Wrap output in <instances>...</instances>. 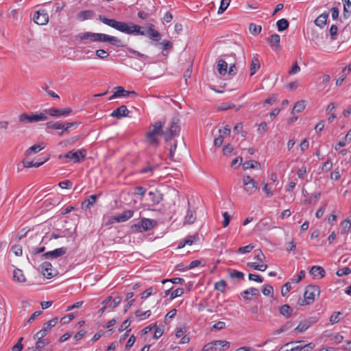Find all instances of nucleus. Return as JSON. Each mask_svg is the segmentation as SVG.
<instances>
[{
	"mask_svg": "<svg viewBox=\"0 0 351 351\" xmlns=\"http://www.w3.org/2000/svg\"><path fill=\"white\" fill-rule=\"evenodd\" d=\"M305 108V102L304 101H297L293 108V112H302Z\"/></svg>",
	"mask_w": 351,
	"mask_h": 351,
	"instance_id": "79ce46f5",
	"label": "nucleus"
},
{
	"mask_svg": "<svg viewBox=\"0 0 351 351\" xmlns=\"http://www.w3.org/2000/svg\"><path fill=\"white\" fill-rule=\"evenodd\" d=\"M130 29L129 34H134V35H146V31L140 25H135L132 23H130Z\"/></svg>",
	"mask_w": 351,
	"mask_h": 351,
	"instance_id": "5701e85b",
	"label": "nucleus"
},
{
	"mask_svg": "<svg viewBox=\"0 0 351 351\" xmlns=\"http://www.w3.org/2000/svg\"><path fill=\"white\" fill-rule=\"evenodd\" d=\"M230 347V342L225 340H217L206 343L202 351H221Z\"/></svg>",
	"mask_w": 351,
	"mask_h": 351,
	"instance_id": "423d86ee",
	"label": "nucleus"
},
{
	"mask_svg": "<svg viewBox=\"0 0 351 351\" xmlns=\"http://www.w3.org/2000/svg\"><path fill=\"white\" fill-rule=\"evenodd\" d=\"M226 287V282L224 280H221L215 283V289L221 293L225 291Z\"/></svg>",
	"mask_w": 351,
	"mask_h": 351,
	"instance_id": "a18cd8bd",
	"label": "nucleus"
},
{
	"mask_svg": "<svg viewBox=\"0 0 351 351\" xmlns=\"http://www.w3.org/2000/svg\"><path fill=\"white\" fill-rule=\"evenodd\" d=\"M243 184L245 192L250 195H253L258 189L257 182L247 175L243 176Z\"/></svg>",
	"mask_w": 351,
	"mask_h": 351,
	"instance_id": "6e6552de",
	"label": "nucleus"
},
{
	"mask_svg": "<svg viewBox=\"0 0 351 351\" xmlns=\"http://www.w3.org/2000/svg\"><path fill=\"white\" fill-rule=\"evenodd\" d=\"M230 3V0H221L217 13L220 14L224 12L229 6Z\"/></svg>",
	"mask_w": 351,
	"mask_h": 351,
	"instance_id": "49530a36",
	"label": "nucleus"
},
{
	"mask_svg": "<svg viewBox=\"0 0 351 351\" xmlns=\"http://www.w3.org/2000/svg\"><path fill=\"white\" fill-rule=\"evenodd\" d=\"M66 252V248L65 247H60L57 248L54 250L47 252L43 254V256L46 258H56L59 256H63Z\"/></svg>",
	"mask_w": 351,
	"mask_h": 351,
	"instance_id": "ddd939ff",
	"label": "nucleus"
},
{
	"mask_svg": "<svg viewBox=\"0 0 351 351\" xmlns=\"http://www.w3.org/2000/svg\"><path fill=\"white\" fill-rule=\"evenodd\" d=\"M93 41L109 43L116 47L123 46L121 40L118 38L101 33H95Z\"/></svg>",
	"mask_w": 351,
	"mask_h": 351,
	"instance_id": "39448f33",
	"label": "nucleus"
},
{
	"mask_svg": "<svg viewBox=\"0 0 351 351\" xmlns=\"http://www.w3.org/2000/svg\"><path fill=\"white\" fill-rule=\"evenodd\" d=\"M156 225L157 221L154 219L142 218L138 223L132 226V229L138 232L148 231Z\"/></svg>",
	"mask_w": 351,
	"mask_h": 351,
	"instance_id": "7ed1b4c3",
	"label": "nucleus"
},
{
	"mask_svg": "<svg viewBox=\"0 0 351 351\" xmlns=\"http://www.w3.org/2000/svg\"><path fill=\"white\" fill-rule=\"evenodd\" d=\"M249 29L251 34H252L253 35H258L261 33L262 27L261 25H257L254 23H251L250 25Z\"/></svg>",
	"mask_w": 351,
	"mask_h": 351,
	"instance_id": "09e8293b",
	"label": "nucleus"
},
{
	"mask_svg": "<svg viewBox=\"0 0 351 351\" xmlns=\"http://www.w3.org/2000/svg\"><path fill=\"white\" fill-rule=\"evenodd\" d=\"M259 68H260L259 60L256 58H252V62H251V66H250V71H251L250 75H254L256 73V72L258 70Z\"/></svg>",
	"mask_w": 351,
	"mask_h": 351,
	"instance_id": "58836bf2",
	"label": "nucleus"
},
{
	"mask_svg": "<svg viewBox=\"0 0 351 351\" xmlns=\"http://www.w3.org/2000/svg\"><path fill=\"white\" fill-rule=\"evenodd\" d=\"M343 340V336L339 333L333 335L330 337V341L335 343H339Z\"/></svg>",
	"mask_w": 351,
	"mask_h": 351,
	"instance_id": "e2e57ef3",
	"label": "nucleus"
},
{
	"mask_svg": "<svg viewBox=\"0 0 351 351\" xmlns=\"http://www.w3.org/2000/svg\"><path fill=\"white\" fill-rule=\"evenodd\" d=\"M148 195L150 198L152 206L158 204L162 200L163 197V195L158 190L149 191L148 193Z\"/></svg>",
	"mask_w": 351,
	"mask_h": 351,
	"instance_id": "dca6fc26",
	"label": "nucleus"
},
{
	"mask_svg": "<svg viewBox=\"0 0 351 351\" xmlns=\"http://www.w3.org/2000/svg\"><path fill=\"white\" fill-rule=\"evenodd\" d=\"M94 34L92 32H84L82 34H79L75 36V40L82 41L83 40H89L90 41H93L94 39Z\"/></svg>",
	"mask_w": 351,
	"mask_h": 351,
	"instance_id": "c756f323",
	"label": "nucleus"
},
{
	"mask_svg": "<svg viewBox=\"0 0 351 351\" xmlns=\"http://www.w3.org/2000/svg\"><path fill=\"white\" fill-rule=\"evenodd\" d=\"M99 19L104 24L125 34H130V23L117 21L114 19H110L105 16L99 15Z\"/></svg>",
	"mask_w": 351,
	"mask_h": 351,
	"instance_id": "f03ea898",
	"label": "nucleus"
},
{
	"mask_svg": "<svg viewBox=\"0 0 351 351\" xmlns=\"http://www.w3.org/2000/svg\"><path fill=\"white\" fill-rule=\"evenodd\" d=\"M280 313L282 315H283L286 318H289L291 316L293 309L288 304H284L280 307Z\"/></svg>",
	"mask_w": 351,
	"mask_h": 351,
	"instance_id": "7c9ffc66",
	"label": "nucleus"
},
{
	"mask_svg": "<svg viewBox=\"0 0 351 351\" xmlns=\"http://www.w3.org/2000/svg\"><path fill=\"white\" fill-rule=\"evenodd\" d=\"M228 64L224 60H219L217 63V71L221 75L227 73Z\"/></svg>",
	"mask_w": 351,
	"mask_h": 351,
	"instance_id": "2f4dec72",
	"label": "nucleus"
},
{
	"mask_svg": "<svg viewBox=\"0 0 351 351\" xmlns=\"http://www.w3.org/2000/svg\"><path fill=\"white\" fill-rule=\"evenodd\" d=\"M44 146H43L42 145L40 144H35L32 146H31L29 148H28L26 151H25V155L26 156H29L31 155L32 153H38L40 151H41L42 149H44Z\"/></svg>",
	"mask_w": 351,
	"mask_h": 351,
	"instance_id": "72a5a7b5",
	"label": "nucleus"
},
{
	"mask_svg": "<svg viewBox=\"0 0 351 351\" xmlns=\"http://www.w3.org/2000/svg\"><path fill=\"white\" fill-rule=\"evenodd\" d=\"M162 45L163 50H167L173 47V44L167 40H164L161 43L156 44V45Z\"/></svg>",
	"mask_w": 351,
	"mask_h": 351,
	"instance_id": "0e129e2a",
	"label": "nucleus"
},
{
	"mask_svg": "<svg viewBox=\"0 0 351 351\" xmlns=\"http://www.w3.org/2000/svg\"><path fill=\"white\" fill-rule=\"evenodd\" d=\"M320 290L318 286H307L304 293V299L300 298L298 300V304L300 306H304L313 304L315 300V297L318 296Z\"/></svg>",
	"mask_w": 351,
	"mask_h": 351,
	"instance_id": "f257e3e1",
	"label": "nucleus"
},
{
	"mask_svg": "<svg viewBox=\"0 0 351 351\" xmlns=\"http://www.w3.org/2000/svg\"><path fill=\"white\" fill-rule=\"evenodd\" d=\"M199 237L198 234L188 236L185 239V243L187 245H192L199 241Z\"/></svg>",
	"mask_w": 351,
	"mask_h": 351,
	"instance_id": "de8ad7c7",
	"label": "nucleus"
},
{
	"mask_svg": "<svg viewBox=\"0 0 351 351\" xmlns=\"http://www.w3.org/2000/svg\"><path fill=\"white\" fill-rule=\"evenodd\" d=\"M100 193L97 195H91L88 199H85L82 203V208L84 209H90L97 202Z\"/></svg>",
	"mask_w": 351,
	"mask_h": 351,
	"instance_id": "6ab92c4d",
	"label": "nucleus"
},
{
	"mask_svg": "<svg viewBox=\"0 0 351 351\" xmlns=\"http://www.w3.org/2000/svg\"><path fill=\"white\" fill-rule=\"evenodd\" d=\"M342 234H347L351 228V221L345 219L341 223Z\"/></svg>",
	"mask_w": 351,
	"mask_h": 351,
	"instance_id": "c03bdc74",
	"label": "nucleus"
},
{
	"mask_svg": "<svg viewBox=\"0 0 351 351\" xmlns=\"http://www.w3.org/2000/svg\"><path fill=\"white\" fill-rule=\"evenodd\" d=\"M45 113L49 114V115L52 117H66L72 112L71 108H51L48 110H46Z\"/></svg>",
	"mask_w": 351,
	"mask_h": 351,
	"instance_id": "f8f14e48",
	"label": "nucleus"
},
{
	"mask_svg": "<svg viewBox=\"0 0 351 351\" xmlns=\"http://www.w3.org/2000/svg\"><path fill=\"white\" fill-rule=\"evenodd\" d=\"M51 269L52 265L49 262H44L40 265V269L43 275L48 279H50L54 276V274L51 272Z\"/></svg>",
	"mask_w": 351,
	"mask_h": 351,
	"instance_id": "aec40b11",
	"label": "nucleus"
},
{
	"mask_svg": "<svg viewBox=\"0 0 351 351\" xmlns=\"http://www.w3.org/2000/svg\"><path fill=\"white\" fill-rule=\"evenodd\" d=\"M135 315L138 317H140V320H143L151 315V311L147 310L145 312H143L141 310L138 309L135 311Z\"/></svg>",
	"mask_w": 351,
	"mask_h": 351,
	"instance_id": "37998d69",
	"label": "nucleus"
},
{
	"mask_svg": "<svg viewBox=\"0 0 351 351\" xmlns=\"http://www.w3.org/2000/svg\"><path fill=\"white\" fill-rule=\"evenodd\" d=\"M344 3L343 16L348 19L350 16L349 13L351 12V1L350 0H342Z\"/></svg>",
	"mask_w": 351,
	"mask_h": 351,
	"instance_id": "ea45409f",
	"label": "nucleus"
},
{
	"mask_svg": "<svg viewBox=\"0 0 351 351\" xmlns=\"http://www.w3.org/2000/svg\"><path fill=\"white\" fill-rule=\"evenodd\" d=\"M314 347L315 344L313 343H309L304 346H296L293 348L291 351H311Z\"/></svg>",
	"mask_w": 351,
	"mask_h": 351,
	"instance_id": "e433bc0d",
	"label": "nucleus"
},
{
	"mask_svg": "<svg viewBox=\"0 0 351 351\" xmlns=\"http://www.w3.org/2000/svg\"><path fill=\"white\" fill-rule=\"evenodd\" d=\"M147 34L148 37L154 41H159L161 39V34L159 32L154 29V25L151 23L148 25V29L146 32V34Z\"/></svg>",
	"mask_w": 351,
	"mask_h": 351,
	"instance_id": "412c9836",
	"label": "nucleus"
},
{
	"mask_svg": "<svg viewBox=\"0 0 351 351\" xmlns=\"http://www.w3.org/2000/svg\"><path fill=\"white\" fill-rule=\"evenodd\" d=\"M58 320V317H54L45 322L43 324V328L36 333V336L40 335V337H45L49 333L51 328L57 324Z\"/></svg>",
	"mask_w": 351,
	"mask_h": 351,
	"instance_id": "9d476101",
	"label": "nucleus"
},
{
	"mask_svg": "<svg viewBox=\"0 0 351 351\" xmlns=\"http://www.w3.org/2000/svg\"><path fill=\"white\" fill-rule=\"evenodd\" d=\"M48 160H49V157H47L46 158L44 159V160H43L41 162H34L33 161H29V160L25 159L23 160V167L25 168L38 167L41 166L43 164H44L45 162H47Z\"/></svg>",
	"mask_w": 351,
	"mask_h": 351,
	"instance_id": "cd10ccee",
	"label": "nucleus"
},
{
	"mask_svg": "<svg viewBox=\"0 0 351 351\" xmlns=\"http://www.w3.org/2000/svg\"><path fill=\"white\" fill-rule=\"evenodd\" d=\"M241 295L243 296V298L245 300H251V298H250L248 296V295H253V296H259L260 295V293H259V291H258V289L252 287V288H250L248 289H246V290L243 291L241 293Z\"/></svg>",
	"mask_w": 351,
	"mask_h": 351,
	"instance_id": "393cba45",
	"label": "nucleus"
},
{
	"mask_svg": "<svg viewBox=\"0 0 351 351\" xmlns=\"http://www.w3.org/2000/svg\"><path fill=\"white\" fill-rule=\"evenodd\" d=\"M184 293V289L182 288H178L173 291L170 295V300H172L173 299L181 296Z\"/></svg>",
	"mask_w": 351,
	"mask_h": 351,
	"instance_id": "13d9d810",
	"label": "nucleus"
},
{
	"mask_svg": "<svg viewBox=\"0 0 351 351\" xmlns=\"http://www.w3.org/2000/svg\"><path fill=\"white\" fill-rule=\"evenodd\" d=\"M254 246L252 244H250L243 247H240L237 252L239 254H245L250 252L253 249Z\"/></svg>",
	"mask_w": 351,
	"mask_h": 351,
	"instance_id": "5fc2aeb1",
	"label": "nucleus"
},
{
	"mask_svg": "<svg viewBox=\"0 0 351 351\" xmlns=\"http://www.w3.org/2000/svg\"><path fill=\"white\" fill-rule=\"evenodd\" d=\"M157 165L147 163L145 167H143L138 171L141 174H148L149 176H152L155 169L158 168Z\"/></svg>",
	"mask_w": 351,
	"mask_h": 351,
	"instance_id": "b1692460",
	"label": "nucleus"
},
{
	"mask_svg": "<svg viewBox=\"0 0 351 351\" xmlns=\"http://www.w3.org/2000/svg\"><path fill=\"white\" fill-rule=\"evenodd\" d=\"M351 273V269L348 267H343V268H341V269H339L337 271V275L339 276H346V275H348Z\"/></svg>",
	"mask_w": 351,
	"mask_h": 351,
	"instance_id": "680f3d73",
	"label": "nucleus"
},
{
	"mask_svg": "<svg viewBox=\"0 0 351 351\" xmlns=\"http://www.w3.org/2000/svg\"><path fill=\"white\" fill-rule=\"evenodd\" d=\"M162 127L163 125L161 121H156L150 125L149 130L148 132L154 134L161 135L163 134Z\"/></svg>",
	"mask_w": 351,
	"mask_h": 351,
	"instance_id": "4be33fe9",
	"label": "nucleus"
},
{
	"mask_svg": "<svg viewBox=\"0 0 351 351\" xmlns=\"http://www.w3.org/2000/svg\"><path fill=\"white\" fill-rule=\"evenodd\" d=\"M121 302V297H116L113 299V300L110 302V303L108 305V308L110 309L115 308Z\"/></svg>",
	"mask_w": 351,
	"mask_h": 351,
	"instance_id": "052dcab7",
	"label": "nucleus"
},
{
	"mask_svg": "<svg viewBox=\"0 0 351 351\" xmlns=\"http://www.w3.org/2000/svg\"><path fill=\"white\" fill-rule=\"evenodd\" d=\"M33 19L36 24L43 25L48 23L49 16L45 10H39L34 14Z\"/></svg>",
	"mask_w": 351,
	"mask_h": 351,
	"instance_id": "9b49d317",
	"label": "nucleus"
},
{
	"mask_svg": "<svg viewBox=\"0 0 351 351\" xmlns=\"http://www.w3.org/2000/svg\"><path fill=\"white\" fill-rule=\"evenodd\" d=\"M96 56L100 59H106L109 56V53L104 49H97Z\"/></svg>",
	"mask_w": 351,
	"mask_h": 351,
	"instance_id": "338daca9",
	"label": "nucleus"
},
{
	"mask_svg": "<svg viewBox=\"0 0 351 351\" xmlns=\"http://www.w3.org/2000/svg\"><path fill=\"white\" fill-rule=\"evenodd\" d=\"M328 18V13L325 12L320 14L315 20V24L322 28L326 24L327 19Z\"/></svg>",
	"mask_w": 351,
	"mask_h": 351,
	"instance_id": "a878e982",
	"label": "nucleus"
},
{
	"mask_svg": "<svg viewBox=\"0 0 351 351\" xmlns=\"http://www.w3.org/2000/svg\"><path fill=\"white\" fill-rule=\"evenodd\" d=\"M262 291H263V295H265L266 296H269L273 293L274 289L271 285H266L264 286Z\"/></svg>",
	"mask_w": 351,
	"mask_h": 351,
	"instance_id": "69168bd1",
	"label": "nucleus"
},
{
	"mask_svg": "<svg viewBox=\"0 0 351 351\" xmlns=\"http://www.w3.org/2000/svg\"><path fill=\"white\" fill-rule=\"evenodd\" d=\"M332 167V162L331 160H326L322 166L321 170L322 172H328Z\"/></svg>",
	"mask_w": 351,
	"mask_h": 351,
	"instance_id": "4d7b16f0",
	"label": "nucleus"
},
{
	"mask_svg": "<svg viewBox=\"0 0 351 351\" xmlns=\"http://www.w3.org/2000/svg\"><path fill=\"white\" fill-rule=\"evenodd\" d=\"M310 326V324L308 322H301L298 324V326L295 328V330L298 332H302L307 330Z\"/></svg>",
	"mask_w": 351,
	"mask_h": 351,
	"instance_id": "6e6d98bb",
	"label": "nucleus"
},
{
	"mask_svg": "<svg viewBox=\"0 0 351 351\" xmlns=\"http://www.w3.org/2000/svg\"><path fill=\"white\" fill-rule=\"evenodd\" d=\"M95 15V13L92 10H84L81 11L77 14V19L80 21H85L87 19H92Z\"/></svg>",
	"mask_w": 351,
	"mask_h": 351,
	"instance_id": "c85d7f7f",
	"label": "nucleus"
},
{
	"mask_svg": "<svg viewBox=\"0 0 351 351\" xmlns=\"http://www.w3.org/2000/svg\"><path fill=\"white\" fill-rule=\"evenodd\" d=\"M19 121L22 123H34L47 120V116L45 112L30 114L23 113L19 116Z\"/></svg>",
	"mask_w": 351,
	"mask_h": 351,
	"instance_id": "20e7f679",
	"label": "nucleus"
},
{
	"mask_svg": "<svg viewBox=\"0 0 351 351\" xmlns=\"http://www.w3.org/2000/svg\"><path fill=\"white\" fill-rule=\"evenodd\" d=\"M46 125H47V128L53 129V130H61L64 128V123H62L60 121L47 122Z\"/></svg>",
	"mask_w": 351,
	"mask_h": 351,
	"instance_id": "a19ab883",
	"label": "nucleus"
},
{
	"mask_svg": "<svg viewBox=\"0 0 351 351\" xmlns=\"http://www.w3.org/2000/svg\"><path fill=\"white\" fill-rule=\"evenodd\" d=\"M278 30L282 32L287 29L289 27V21L285 19H281L276 23Z\"/></svg>",
	"mask_w": 351,
	"mask_h": 351,
	"instance_id": "4c0bfd02",
	"label": "nucleus"
},
{
	"mask_svg": "<svg viewBox=\"0 0 351 351\" xmlns=\"http://www.w3.org/2000/svg\"><path fill=\"white\" fill-rule=\"evenodd\" d=\"M255 165H260V163L258 162L254 161V160L245 161L243 164V168L245 170L248 169H253V168H255Z\"/></svg>",
	"mask_w": 351,
	"mask_h": 351,
	"instance_id": "864d4df0",
	"label": "nucleus"
},
{
	"mask_svg": "<svg viewBox=\"0 0 351 351\" xmlns=\"http://www.w3.org/2000/svg\"><path fill=\"white\" fill-rule=\"evenodd\" d=\"M13 278L14 280L18 281L19 282H24L26 280L23 271L19 269H16L14 270Z\"/></svg>",
	"mask_w": 351,
	"mask_h": 351,
	"instance_id": "473e14b6",
	"label": "nucleus"
},
{
	"mask_svg": "<svg viewBox=\"0 0 351 351\" xmlns=\"http://www.w3.org/2000/svg\"><path fill=\"white\" fill-rule=\"evenodd\" d=\"M129 110L125 105H122L120 107L116 108L111 114L110 116L120 119L123 117H128Z\"/></svg>",
	"mask_w": 351,
	"mask_h": 351,
	"instance_id": "4468645a",
	"label": "nucleus"
},
{
	"mask_svg": "<svg viewBox=\"0 0 351 351\" xmlns=\"http://www.w3.org/2000/svg\"><path fill=\"white\" fill-rule=\"evenodd\" d=\"M11 250L13 252V253L17 256H21L23 252L22 246L21 245H12Z\"/></svg>",
	"mask_w": 351,
	"mask_h": 351,
	"instance_id": "bf43d9fd",
	"label": "nucleus"
},
{
	"mask_svg": "<svg viewBox=\"0 0 351 351\" xmlns=\"http://www.w3.org/2000/svg\"><path fill=\"white\" fill-rule=\"evenodd\" d=\"M146 141L151 145H157L159 142L157 135L149 132H147L146 134Z\"/></svg>",
	"mask_w": 351,
	"mask_h": 351,
	"instance_id": "f704fd0d",
	"label": "nucleus"
},
{
	"mask_svg": "<svg viewBox=\"0 0 351 351\" xmlns=\"http://www.w3.org/2000/svg\"><path fill=\"white\" fill-rule=\"evenodd\" d=\"M341 312H339V311H338V312H334V313L331 315V316H330V319H329L330 323L331 324H337V323H338V322L340 321V319H340V317H339V316H340V315H341Z\"/></svg>",
	"mask_w": 351,
	"mask_h": 351,
	"instance_id": "603ef678",
	"label": "nucleus"
},
{
	"mask_svg": "<svg viewBox=\"0 0 351 351\" xmlns=\"http://www.w3.org/2000/svg\"><path fill=\"white\" fill-rule=\"evenodd\" d=\"M23 337H21L18 342L12 347V351H21L22 349H23V344H22V341H23Z\"/></svg>",
	"mask_w": 351,
	"mask_h": 351,
	"instance_id": "774afa93",
	"label": "nucleus"
},
{
	"mask_svg": "<svg viewBox=\"0 0 351 351\" xmlns=\"http://www.w3.org/2000/svg\"><path fill=\"white\" fill-rule=\"evenodd\" d=\"M134 215V210H126L120 215L114 216L112 219L116 222H124L130 219Z\"/></svg>",
	"mask_w": 351,
	"mask_h": 351,
	"instance_id": "2eb2a0df",
	"label": "nucleus"
},
{
	"mask_svg": "<svg viewBox=\"0 0 351 351\" xmlns=\"http://www.w3.org/2000/svg\"><path fill=\"white\" fill-rule=\"evenodd\" d=\"M309 273L313 278H323L326 274V271L324 268L321 266L317 265L313 266L311 268Z\"/></svg>",
	"mask_w": 351,
	"mask_h": 351,
	"instance_id": "a211bd4d",
	"label": "nucleus"
},
{
	"mask_svg": "<svg viewBox=\"0 0 351 351\" xmlns=\"http://www.w3.org/2000/svg\"><path fill=\"white\" fill-rule=\"evenodd\" d=\"M230 271V276L232 278H244V274L241 271L235 270V269H229Z\"/></svg>",
	"mask_w": 351,
	"mask_h": 351,
	"instance_id": "3c124183",
	"label": "nucleus"
},
{
	"mask_svg": "<svg viewBox=\"0 0 351 351\" xmlns=\"http://www.w3.org/2000/svg\"><path fill=\"white\" fill-rule=\"evenodd\" d=\"M114 90H117L119 97H128V90H125L123 86H117L114 88Z\"/></svg>",
	"mask_w": 351,
	"mask_h": 351,
	"instance_id": "8fccbe9b",
	"label": "nucleus"
},
{
	"mask_svg": "<svg viewBox=\"0 0 351 351\" xmlns=\"http://www.w3.org/2000/svg\"><path fill=\"white\" fill-rule=\"evenodd\" d=\"M196 219V215L195 211L189 209L185 216L184 222L188 224H192Z\"/></svg>",
	"mask_w": 351,
	"mask_h": 351,
	"instance_id": "c9c22d12",
	"label": "nucleus"
},
{
	"mask_svg": "<svg viewBox=\"0 0 351 351\" xmlns=\"http://www.w3.org/2000/svg\"><path fill=\"white\" fill-rule=\"evenodd\" d=\"M280 37L277 34H272L268 38V43L271 47H275L277 49L280 48Z\"/></svg>",
	"mask_w": 351,
	"mask_h": 351,
	"instance_id": "bb28decb",
	"label": "nucleus"
},
{
	"mask_svg": "<svg viewBox=\"0 0 351 351\" xmlns=\"http://www.w3.org/2000/svg\"><path fill=\"white\" fill-rule=\"evenodd\" d=\"M86 157V151L84 149L71 150L60 156V158H68L73 162H80Z\"/></svg>",
	"mask_w": 351,
	"mask_h": 351,
	"instance_id": "0eeeda50",
	"label": "nucleus"
},
{
	"mask_svg": "<svg viewBox=\"0 0 351 351\" xmlns=\"http://www.w3.org/2000/svg\"><path fill=\"white\" fill-rule=\"evenodd\" d=\"M43 338L40 337V335L36 336V334L34 335V339H37V341L35 347L32 348V351H43V348L49 343L47 339Z\"/></svg>",
	"mask_w": 351,
	"mask_h": 351,
	"instance_id": "f3484780",
	"label": "nucleus"
},
{
	"mask_svg": "<svg viewBox=\"0 0 351 351\" xmlns=\"http://www.w3.org/2000/svg\"><path fill=\"white\" fill-rule=\"evenodd\" d=\"M180 130V127L178 124V119H173L169 123L167 130L164 134L165 141H169L174 136L178 135Z\"/></svg>",
	"mask_w": 351,
	"mask_h": 351,
	"instance_id": "1a4fd4ad",
	"label": "nucleus"
}]
</instances>
